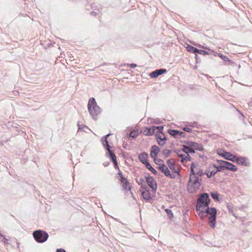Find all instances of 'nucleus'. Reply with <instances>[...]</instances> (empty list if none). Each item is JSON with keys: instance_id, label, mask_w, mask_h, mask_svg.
Returning a JSON list of instances; mask_svg holds the SVG:
<instances>
[{"instance_id": "1", "label": "nucleus", "mask_w": 252, "mask_h": 252, "mask_svg": "<svg viewBox=\"0 0 252 252\" xmlns=\"http://www.w3.org/2000/svg\"><path fill=\"white\" fill-rule=\"evenodd\" d=\"M204 172L200 169L199 165L196 163H192L190 166V174L188 184V190L189 193H194L198 190L200 186L202 180L199 177L204 175Z\"/></svg>"}, {"instance_id": "2", "label": "nucleus", "mask_w": 252, "mask_h": 252, "mask_svg": "<svg viewBox=\"0 0 252 252\" xmlns=\"http://www.w3.org/2000/svg\"><path fill=\"white\" fill-rule=\"evenodd\" d=\"M88 110L94 120H97V116L101 113V109L97 105L95 99L93 97L90 98L88 104Z\"/></svg>"}, {"instance_id": "3", "label": "nucleus", "mask_w": 252, "mask_h": 252, "mask_svg": "<svg viewBox=\"0 0 252 252\" xmlns=\"http://www.w3.org/2000/svg\"><path fill=\"white\" fill-rule=\"evenodd\" d=\"M206 207L207 208L205 210H203V212L206 214L207 216L210 215L208 218V223L210 226L214 228L215 227L216 224L217 209L215 207L210 208L209 206Z\"/></svg>"}, {"instance_id": "4", "label": "nucleus", "mask_w": 252, "mask_h": 252, "mask_svg": "<svg viewBox=\"0 0 252 252\" xmlns=\"http://www.w3.org/2000/svg\"><path fill=\"white\" fill-rule=\"evenodd\" d=\"M210 203L209 195L207 193H201L197 199L195 206L196 210H200V209L208 207Z\"/></svg>"}, {"instance_id": "5", "label": "nucleus", "mask_w": 252, "mask_h": 252, "mask_svg": "<svg viewBox=\"0 0 252 252\" xmlns=\"http://www.w3.org/2000/svg\"><path fill=\"white\" fill-rule=\"evenodd\" d=\"M33 236L37 243H42L47 241L49 235L45 231L36 230L33 232Z\"/></svg>"}, {"instance_id": "6", "label": "nucleus", "mask_w": 252, "mask_h": 252, "mask_svg": "<svg viewBox=\"0 0 252 252\" xmlns=\"http://www.w3.org/2000/svg\"><path fill=\"white\" fill-rule=\"evenodd\" d=\"M145 178L146 179L148 185L152 189V191L154 192H156L157 189V184L156 181L154 179V178L148 175V176H146L145 177Z\"/></svg>"}, {"instance_id": "7", "label": "nucleus", "mask_w": 252, "mask_h": 252, "mask_svg": "<svg viewBox=\"0 0 252 252\" xmlns=\"http://www.w3.org/2000/svg\"><path fill=\"white\" fill-rule=\"evenodd\" d=\"M218 154L223 157L225 159L230 160L232 162L234 161V160L236 156L234 155L231 154L230 153L226 152L222 149H219V150H218Z\"/></svg>"}, {"instance_id": "8", "label": "nucleus", "mask_w": 252, "mask_h": 252, "mask_svg": "<svg viewBox=\"0 0 252 252\" xmlns=\"http://www.w3.org/2000/svg\"><path fill=\"white\" fill-rule=\"evenodd\" d=\"M168 133L175 138L185 137L186 133L183 131H181L175 129H169L168 130Z\"/></svg>"}, {"instance_id": "9", "label": "nucleus", "mask_w": 252, "mask_h": 252, "mask_svg": "<svg viewBox=\"0 0 252 252\" xmlns=\"http://www.w3.org/2000/svg\"><path fill=\"white\" fill-rule=\"evenodd\" d=\"M184 143L191 148L193 147L194 150H196L199 151H202L203 150L202 146L195 142H193L191 141H185Z\"/></svg>"}, {"instance_id": "10", "label": "nucleus", "mask_w": 252, "mask_h": 252, "mask_svg": "<svg viewBox=\"0 0 252 252\" xmlns=\"http://www.w3.org/2000/svg\"><path fill=\"white\" fill-rule=\"evenodd\" d=\"M111 135L110 133L107 134L104 136H103L101 138V141L102 142V144L104 147V148L107 151H109L111 149V146H110L109 144V142L107 140V138Z\"/></svg>"}, {"instance_id": "11", "label": "nucleus", "mask_w": 252, "mask_h": 252, "mask_svg": "<svg viewBox=\"0 0 252 252\" xmlns=\"http://www.w3.org/2000/svg\"><path fill=\"white\" fill-rule=\"evenodd\" d=\"M234 160V162L237 163L241 165L248 166L249 165V162L247 161V159L245 157H238L236 156Z\"/></svg>"}, {"instance_id": "12", "label": "nucleus", "mask_w": 252, "mask_h": 252, "mask_svg": "<svg viewBox=\"0 0 252 252\" xmlns=\"http://www.w3.org/2000/svg\"><path fill=\"white\" fill-rule=\"evenodd\" d=\"M167 70L164 68H160L158 69H156L150 73V76L151 78H157L158 76L162 75V74L166 73Z\"/></svg>"}, {"instance_id": "13", "label": "nucleus", "mask_w": 252, "mask_h": 252, "mask_svg": "<svg viewBox=\"0 0 252 252\" xmlns=\"http://www.w3.org/2000/svg\"><path fill=\"white\" fill-rule=\"evenodd\" d=\"M222 163H223L225 170H228L232 172H235L237 170L236 166L229 162L223 160Z\"/></svg>"}, {"instance_id": "14", "label": "nucleus", "mask_w": 252, "mask_h": 252, "mask_svg": "<svg viewBox=\"0 0 252 252\" xmlns=\"http://www.w3.org/2000/svg\"><path fill=\"white\" fill-rule=\"evenodd\" d=\"M148 158V155L145 152L141 153L138 156L139 160L145 165L149 163Z\"/></svg>"}, {"instance_id": "15", "label": "nucleus", "mask_w": 252, "mask_h": 252, "mask_svg": "<svg viewBox=\"0 0 252 252\" xmlns=\"http://www.w3.org/2000/svg\"><path fill=\"white\" fill-rule=\"evenodd\" d=\"M160 149L159 147L156 145H154L152 147L150 156L152 158H156L158 156V152H159Z\"/></svg>"}, {"instance_id": "16", "label": "nucleus", "mask_w": 252, "mask_h": 252, "mask_svg": "<svg viewBox=\"0 0 252 252\" xmlns=\"http://www.w3.org/2000/svg\"><path fill=\"white\" fill-rule=\"evenodd\" d=\"M217 162L219 164V165H217L215 164H213V166L217 169V170L215 171L216 173L218 172L223 171L225 169L223 163H222L223 162V160H217Z\"/></svg>"}, {"instance_id": "17", "label": "nucleus", "mask_w": 252, "mask_h": 252, "mask_svg": "<svg viewBox=\"0 0 252 252\" xmlns=\"http://www.w3.org/2000/svg\"><path fill=\"white\" fill-rule=\"evenodd\" d=\"M167 164L169 168L172 170L173 171L174 173H177L180 176L179 171L177 170L175 167V164L174 162H171V160L168 159L167 161Z\"/></svg>"}, {"instance_id": "18", "label": "nucleus", "mask_w": 252, "mask_h": 252, "mask_svg": "<svg viewBox=\"0 0 252 252\" xmlns=\"http://www.w3.org/2000/svg\"><path fill=\"white\" fill-rule=\"evenodd\" d=\"M143 133L145 135L151 136L154 133H155V129H154V126L152 128L145 127L143 130Z\"/></svg>"}, {"instance_id": "19", "label": "nucleus", "mask_w": 252, "mask_h": 252, "mask_svg": "<svg viewBox=\"0 0 252 252\" xmlns=\"http://www.w3.org/2000/svg\"><path fill=\"white\" fill-rule=\"evenodd\" d=\"M158 169L162 173H163L165 176H167L169 172L170 171L168 168L164 164L160 165L158 167Z\"/></svg>"}, {"instance_id": "20", "label": "nucleus", "mask_w": 252, "mask_h": 252, "mask_svg": "<svg viewBox=\"0 0 252 252\" xmlns=\"http://www.w3.org/2000/svg\"><path fill=\"white\" fill-rule=\"evenodd\" d=\"M183 150L186 151L187 152H188V154L189 153H191V154L195 153L194 149L193 148L189 147L188 145H183Z\"/></svg>"}, {"instance_id": "21", "label": "nucleus", "mask_w": 252, "mask_h": 252, "mask_svg": "<svg viewBox=\"0 0 252 252\" xmlns=\"http://www.w3.org/2000/svg\"><path fill=\"white\" fill-rule=\"evenodd\" d=\"M156 139L159 145L163 146L165 144V142L163 141L162 135L160 134H156Z\"/></svg>"}, {"instance_id": "22", "label": "nucleus", "mask_w": 252, "mask_h": 252, "mask_svg": "<svg viewBox=\"0 0 252 252\" xmlns=\"http://www.w3.org/2000/svg\"><path fill=\"white\" fill-rule=\"evenodd\" d=\"M143 197L144 199L149 200L151 198V194L148 190H146L142 192Z\"/></svg>"}, {"instance_id": "23", "label": "nucleus", "mask_w": 252, "mask_h": 252, "mask_svg": "<svg viewBox=\"0 0 252 252\" xmlns=\"http://www.w3.org/2000/svg\"><path fill=\"white\" fill-rule=\"evenodd\" d=\"M146 167L152 173H153L155 175H157L158 173V172L151 166L150 163L149 162L147 164L145 165Z\"/></svg>"}, {"instance_id": "24", "label": "nucleus", "mask_w": 252, "mask_h": 252, "mask_svg": "<svg viewBox=\"0 0 252 252\" xmlns=\"http://www.w3.org/2000/svg\"><path fill=\"white\" fill-rule=\"evenodd\" d=\"M187 50H188V51H189V52L196 54L197 51V48H196L191 45H188L187 47Z\"/></svg>"}, {"instance_id": "25", "label": "nucleus", "mask_w": 252, "mask_h": 252, "mask_svg": "<svg viewBox=\"0 0 252 252\" xmlns=\"http://www.w3.org/2000/svg\"><path fill=\"white\" fill-rule=\"evenodd\" d=\"M108 154H109V157L111 160V161L113 162L114 161L117 160L116 156L115 155V154L111 151L110 150L109 151H108Z\"/></svg>"}, {"instance_id": "26", "label": "nucleus", "mask_w": 252, "mask_h": 252, "mask_svg": "<svg viewBox=\"0 0 252 252\" xmlns=\"http://www.w3.org/2000/svg\"><path fill=\"white\" fill-rule=\"evenodd\" d=\"M211 196H212V197L216 201H220V199H219V194L218 193V192L216 191V192H211Z\"/></svg>"}, {"instance_id": "27", "label": "nucleus", "mask_w": 252, "mask_h": 252, "mask_svg": "<svg viewBox=\"0 0 252 252\" xmlns=\"http://www.w3.org/2000/svg\"><path fill=\"white\" fill-rule=\"evenodd\" d=\"M175 153H176L178 156L182 159H181L182 161H183L185 154L181 153L182 152H183V149L182 150H178L175 151Z\"/></svg>"}, {"instance_id": "28", "label": "nucleus", "mask_w": 252, "mask_h": 252, "mask_svg": "<svg viewBox=\"0 0 252 252\" xmlns=\"http://www.w3.org/2000/svg\"><path fill=\"white\" fill-rule=\"evenodd\" d=\"M196 211L198 212V215L201 219H204L207 217L206 214L203 212V208L200 209V210H196Z\"/></svg>"}, {"instance_id": "29", "label": "nucleus", "mask_w": 252, "mask_h": 252, "mask_svg": "<svg viewBox=\"0 0 252 252\" xmlns=\"http://www.w3.org/2000/svg\"><path fill=\"white\" fill-rule=\"evenodd\" d=\"M123 188L125 190L128 189L129 190H130L131 187L130 186V183L128 181L123 184Z\"/></svg>"}, {"instance_id": "30", "label": "nucleus", "mask_w": 252, "mask_h": 252, "mask_svg": "<svg viewBox=\"0 0 252 252\" xmlns=\"http://www.w3.org/2000/svg\"><path fill=\"white\" fill-rule=\"evenodd\" d=\"M154 129H155V132L159 133V134H161L162 132V130L163 129V126H154Z\"/></svg>"}, {"instance_id": "31", "label": "nucleus", "mask_w": 252, "mask_h": 252, "mask_svg": "<svg viewBox=\"0 0 252 252\" xmlns=\"http://www.w3.org/2000/svg\"><path fill=\"white\" fill-rule=\"evenodd\" d=\"M154 162L159 166H160V165L164 164H163V161L159 158H153Z\"/></svg>"}, {"instance_id": "32", "label": "nucleus", "mask_w": 252, "mask_h": 252, "mask_svg": "<svg viewBox=\"0 0 252 252\" xmlns=\"http://www.w3.org/2000/svg\"><path fill=\"white\" fill-rule=\"evenodd\" d=\"M171 153V151L167 149H164L162 151V154L164 155L165 158H167L169 156Z\"/></svg>"}, {"instance_id": "33", "label": "nucleus", "mask_w": 252, "mask_h": 252, "mask_svg": "<svg viewBox=\"0 0 252 252\" xmlns=\"http://www.w3.org/2000/svg\"><path fill=\"white\" fill-rule=\"evenodd\" d=\"M165 212L167 214V215L168 216V218L169 219H171L173 217V214L172 213V212L171 210L169 209H167L165 210Z\"/></svg>"}, {"instance_id": "34", "label": "nucleus", "mask_w": 252, "mask_h": 252, "mask_svg": "<svg viewBox=\"0 0 252 252\" xmlns=\"http://www.w3.org/2000/svg\"><path fill=\"white\" fill-rule=\"evenodd\" d=\"M183 152H185L186 154L185 156V158H184V160H191V157L188 154V152H187L185 150H183Z\"/></svg>"}, {"instance_id": "35", "label": "nucleus", "mask_w": 252, "mask_h": 252, "mask_svg": "<svg viewBox=\"0 0 252 252\" xmlns=\"http://www.w3.org/2000/svg\"><path fill=\"white\" fill-rule=\"evenodd\" d=\"M196 54H199L200 55H208V53L204 50H199L197 49V53Z\"/></svg>"}, {"instance_id": "36", "label": "nucleus", "mask_w": 252, "mask_h": 252, "mask_svg": "<svg viewBox=\"0 0 252 252\" xmlns=\"http://www.w3.org/2000/svg\"><path fill=\"white\" fill-rule=\"evenodd\" d=\"M129 136L131 137L135 138L137 136V133L135 130H133L130 132Z\"/></svg>"}, {"instance_id": "37", "label": "nucleus", "mask_w": 252, "mask_h": 252, "mask_svg": "<svg viewBox=\"0 0 252 252\" xmlns=\"http://www.w3.org/2000/svg\"><path fill=\"white\" fill-rule=\"evenodd\" d=\"M216 173H216V172L215 171H211L210 172L206 173V174L207 177L210 178L212 176L215 175Z\"/></svg>"}, {"instance_id": "38", "label": "nucleus", "mask_w": 252, "mask_h": 252, "mask_svg": "<svg viewBox=\"0 0 252 252\" xmlns=\"http://www.w3.org/2000/svg\"><path fill=\"white\" fill-rule=\"evenodd\" d=\"M219 56L224 61V62H230V60H229V59L226 57V56H225L222 54H220V55H219Z\"/></svg>"}, {"instance_id": "39", "label": "nucleus", "mask_w": 252, "mask_h": 252, "mask_svg": "<svg viewBox=\"0 0 252 252\" xmlns=\"http://www.w3.org/2000/svg\"><path fill=\"white\" fill-rule=\"evenodd\" d=\"M166 177H168L171 179H175L176 178V175L174 174H171L169 171Z\"/></svg>"}, {"instance_id": "40", "label": "nucleus", "mask_w": 252, "mask_h": 252, "mask_svg": "<svg viewBox=\"0 0 252 252\" xmlns=\"http://www.w3.org/2000/svg\"><path fill=\"white\" fill-rule=\"evenodd\" d=\"M137 182L139 185H141L145 184V180L144 178H141L139 179V182L137 181Z\"/></svg>"}, {"instance_id": "41", "label": "nucleus", "mask_w": 252, "mask_h": 252, "mask_svg": "<svg viewBox=\"0 0 252 252\" xmlns=\"http://www.w3.org/2000/svg\"><path fill=\"white\" fill-rule=\"evenodd\" d=\"M113 163H114V168L116 169H117L118 170H120V168L118 166V163L117 162V161L116 160V161H114L113 162Z\"/></svg>"}, {"instance_id": "42", "label": "nucleus", "mask_w": 252, "mask_h": 252, "mask_svg": "<svg viewBox=\"0 0 252 252\" xmlns=\"http://www.w3.org/2000/svg\"><path fill=\"white\" fill-rule=\"evenodd\" d=\"M120 180L121 181V182L123 184L125 182H126V181H127V179L126 178H125V177H121V178H120Z\"/></svg>"}, {"instance_id": "43", "label": "nucleus", "mask_w": 252, "mask_h": 252, "mask_svg": "<svg viewBox=\"0 0 252 252\" xmlns=\"http://www.w3.org/2000/svg\"><path fill=\"white\" fill-rule=\"evenodd\" d=\"M98 12H99V10H98V9H97V11H92V12H91V14L92 15H93V16H96V15H97V14H98Z\"/></svg>"}, {"instance_id": "44", "label": "nucleus", "mask_w": 252, "mask_h": 252, "mask_svg": "<svg viewBox=\"0 0 252 252\" xmlns=\"http://www.w3.org/2000/svg\"><path fill=\"white\" fill-rule=\"evenodd\" d=\"M183 130L185 131L189 132H190L192 131V129L188 127H184Z\"/></svg>"}, {"instance_id": "45", "label": "nucleus", "mask_w": 252, "mask_h": 252, "mask_svg": "<svg viewBox=\"0 0 252 252\" xmlns=\"http://www.w3.org/2000/svg\"><path fill=\"white\" fill-rule=\"evenodd\" d=\"M127 66H129L131 68H134L137 66V65L135 63L127 64Z\"/></svg>"}, {"instance_id": "46", "label": "nucleus", "mask_w": 252, "mask_h": 252, "mask_svg": "<svg viewBox=\"0 0 252 252\" xmlns=\"http://www.w3.org/2000/svg\"><path fill=\"white\" fill-rule=\"evenodd\" d=\"M160 135H162V139H163V141L165 142V141L167 140V138H166V136L165 135V134H164L163 132H161Z\"/></svg>"}, {"instance_id": "47", "label": "nucleus", "mask_w": 252, "mask_h": 252, "mask_svg": "<svg viewBox=\"0 0 252 252\" xmlns=\"http://www.w3.org/2000/svg\"><path fill=\"white\" fill-rule=\"evenodd\" d=\"M141 188L142 189H144L146 190H148L147 189H148V187L147 186V185L144 184H143V185H141Z\"/></svg>"}, {"instance_id": "48", "label": "nucleus", "mask_w": 252, "mask_h": 252, "mask_svg": "<svg viewBox=\"0 0 252 252\" xmlns=\"http://www.w3.org/2000/svg\"><path fill=\"white\" fill-rule=\"evenodd\" d=\"M118 175L119 176V177L121 178V177H123V174H122V172H121V171L120 170H118Z\"/></svg>"}, {"instance_id": "49", "label": "nucleus", "mask_w": 252, "mask_h": 252, "mask_svg": "<svg viewBox=\"0 0 252 252\" xmlns=\"http://www.w3.org/2000/svg\"><path fill=\"white\" fill-rule=\"evenodd\" d=\"M196 125H197V123L196 122H194L191 125H190V126H196Z\"/></svg>"}, {"instance_id": "50", "label": "nucleus", "mask_w": 252, "mask_h": 252, "mask_svg": "<svg viewBox=\"0 0 252 252\" xmlns=\"http://www.w3.org/2000/svg\"><path fill=\"white\" fill-rule=\"evenodd\" d=\"M2 238H3V239H4V243H6V242H7V241H8L7 239H6L4 236V237H2Z\"/></svg>"}, {"instance_id": "51", "label": "nucleus", "mask_w": 252, "mask_h": 252, "mask_svg": "<svg viewBox=\"0 0 252 252\" xmlns=\"http://www.w3.org/2000/svg\"><path fill=\"white\" fill-rule=\"evenodd\" d=\"M78 126H79V129H82L83 128V127H81V126L78 125Z\"/></svg>"}, {"instance_id": "52", "label": "nucleus", "mask_w": 252, "mask_h": 252, "mask_svg": "<svg viewBox=\"0 0 252 252\" xmlns=\"http://www.w3.org/2000/svg\"><path fill=\"white\" fill-rule=\"evenodd\" d=\"M0 237H4V235H3L2 234H1L0 233Z\"/></svg>"}, {"instance_id": "53", "label": "nucleus", "mask_w": 252, "mask_h": 252, "mask_svg": "<svg viewBox=\"0 0 252 252\" xmlns=\"http://www.w3.org/2000/svg\"><path fill=\"white\" fill-rule=\"evenodd\" d=\"M156 124H159V123H160V122H159V120H158V121H157V122H156Z\"/></svg>"}, {"instance_id": "54", "label": "nucleus", "mask_w": 252, "mask_h": 252, "mask_svg": "<svg viewBox=\"0 0 252 252\" xmlns=\"http://www.w3.org/2000/svg\"><path fill=\"white\" fill-rule=\"evenodd\" d=\"M156 124H159V123H160V122H159V120H158V121H157V122H156Z\"/></svg>"}]
</instances>
